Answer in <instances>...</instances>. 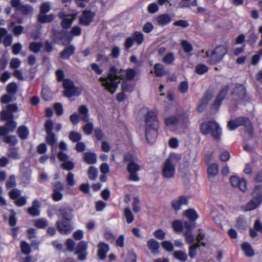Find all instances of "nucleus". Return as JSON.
<instances>
[{"label": "nucleus", "instance_id": "f8f14e48", "mask_svg": "<svg viewBox=\"0 0 262 262\" xmlns=\"http://www.w3.org/2000/svg\"><path fill=\"white\" fill-rule=\"evenodd\" d=\"M59 16L62 19L61 25L65 29L69 28L71 27L73 20L77 16L76 14H72L70 15H66L64 12H60Z\"/></svg>", "mask_w": 262, "mask_h": 262}, {"label": "nucleus", "instance_id": "72a5a7b5", "mask_svg": "<svg viewBox=\"0 0 262 262\" xmlns=\"http://www.w3.org/2000/svg\"><path fill=\"white\" fill-rule=\"evenodd\" d=\"M164 122L167 126H173L178 124V117L171 116L166 118Z\"/></svg>", "mask_w": 262, "mask_h": 262}, {"label": "nucleus", "instance_id": "a19ab883", "mask_svg": "<svg viewBox=\"0 0 262 262\" xmlns=\"http://www.w3.org/2000/svg\"><path fill=\"white\" fill-rule=\"evenodd\" d=\"M136 256L132 251H129L124 254V262H136Z\"/></svg>", "mask_w": 262, "mask_h": 262}, {"label": "nucleus", "instance_id": "473e14b6", "mask_svg": "<svg viewBox=\"0 0 262 262\" xmlns=\"http://www.w3.org/2000/svg\"><path fill=\"white\" fill-rule=\"evenodd\" d=\"M55 17L52 14L45 15V14H39L38 16V21L43 23H49L54 19Z\"/></svg>", "mask_w": 262, "mask_h": 262}, {"label": "nucleus", "instance_id": "9d476101", "mask_svg": "<svg viewBox=\"0 0 262 262\" xmlns=\"http://www.w3.org/2000/svg\"><path fill=\"white\" fill-rule=\"evenodd\" d=\"M230 183L233 187L238 188L242 192L247 190V184L245 180L237 176H232L230 178Z\"/></svg>", "mask_w": 262, "mask_h": 262}, {"label": "nucleus", "instance_id": "aec40b11", "mask_svg": "<svg viewBox=\"0 0 262 262\" xmlns=\"http://www.w3.org/2000/svg\"><path fill=\"white\" fill-rule=\"evenodd\" d=\"M73 210L67 206H61L59 209L60 215L67 220H70L73 217Z\"/></svg>", "mask_w": 262, "mask_h": 262}, {"label": "nucleus", "instance_id": "20e7f679", "mask_svg": "<svg viewBox=\"0 0 262 262\" xmlns=\"http://www.w3.org/2000/svg\"><path fill=\"white\" fill-rule=\"evenodd\" d=\"M177 161V155L171 154L162 164V175L166 179L173 177L175 173V164Z\"/></svg>", "mask_w": 262, "mask_h": 262}, {"label": "nucleus", "instance_id": "ea45409f", "mask_svg": "<svg viewBox=\"0 0 262 262\" xmlns=\"http://www.w3.org/2000/svg\"><path fill=\"white\" fill-rule=\"evenodd\" d=\"M197 4L196 0H182L179 4V6L181 8L188 7L191 6H196Z\"/></svg>", "mask_w": 262, "mask_h": 262}, {"label": "nucleus", "instance_id": "5701e85b", "mask_svg": "<svg viewBox=\"0 0 262 262\" xmlns=\"http://www.w3.org/2000/svg\"><path fill=\"white\" fill-rule=\"evenodd\" d=\"M156 20L159 25L165 26L171 21V18L169 15L164 14L158 16Z\"/></svg>", "mask_w": 262, "mask_h": 262}, {"label": "nucleus", "instance_id": "a211bd4d", "mask_svg": "<svg viewBox=\"0 0 262 262\" xmlns=\"http://www.w3.org/2000/svg\"><path fill=\"white\" fill-rule=\"evenodd\" d=\"M147 247L154 254L159 253L160 244L156 239L151 238L147 242Z\"/></svg>", "mask_w": 262, "mask_h": 262}, {"label": "nucleus", "instance_id": "bf43d9fd", "mask_svg": "<svg viewBox=\"0 0 262 262\" xmlns=\"http://www.w3.org/2000/svg\"><path fill=\"white\" fill-rule=\"evenodd\" d=\"M93 129V125L92 123L88 122L83 127V130L85 134L90 135Z\"/></svg>", "mask_w": 262, "mask_h": 262}, {"label": "nucleus", "instance_id": "58836bf2", "mask_svg": "<svg viewBox=\"0 0 262 262\" xmlns=\"http://www.w3.org/2000/svg\"><path fill=\"white\" fill-rule=\"evenodd\" d=\"M88 174L90 180H95L98 176L97 169L94 166H91L88 171Z\"/></svg>", "mask_w": 262, "mask_h": 262}, {"label": "nucleus", "instance_id": "b1692460", "mask_svg": "<svg viewBox=\"0 0 262 262\" xmlns=\"http://www.w3.org/2000/svg\"><path fill=\"white\" fill-rule=\"evenodd\" d=\"M78 112L81 115V119L84 122H87L89 120V110L85 105H81L78 108Z\"/></svg>", "mask_w": 262, "mask_h": 262}, {"label": "nucleus", "instance_id": "e2e57ef3", "mask_svg": "<svg viewBox=\"0 0 262 262\" xmlns=\"http://www.w3.org/2000/svg\"><path fill=\"white\" fill-rule=\"evenodd\" d=\"M42 96L45 100L49 101L51 99L52 94L48 89L43 88L42 91Z\"/></svg>", "mask_w": 262, "mask_h": 262}, {"label": "nucleus", "instance_id": "7c9ffc66", "mask_svg": "<svg viewBox=\"0 0 262 262\" xmlns=\"http://www.w3.org/2000/svg\"><path fill=\"white\" fill-rule=\"evenodd\" d=\"M173 256L174 258L181 261H185L187 259L186 253L182 251H176L174 252Z\"/></svg>", "mask_w": 262, "mask_h": 262}, {"label": "nucleus", "instance_id": "cd10ccee", "mask_svg": "<svg viewBox=\"0 0 262 262\" xmlns=\"http://www.w3.org/2000/svg\"><path fill=\"white\" fill-rule=\"evenodd\" d=\"M9 28L12 29L13 33L16 36L20 35L24 30V27L20 25H15V23L11 22L10 23Z\"/></svg>", "mask_w": 262, "mask_h": 262}, {"label": "nucleus", "instance_id": "f3484780", "mask_svg": "<svg viewBox=\"0 0 262 262\" xmlns=\"http://www.w3.org/2000/svg\"><path fill=\"white\" fill-rule=\"evenodd\" d=\"M7 31L4 28L0 29V43L2 42V39L4 37L3 41L5 47H8L11 45L12 42V37L10 35H7Z\"/></svg>", "mask_w": 262, "mask_h": 262}, {"label": "nucleus", "instance_id": "680f3d73", "mask_svg": "<svg viewBox=\"0 0 262 262\" xmlns=\"http://www.w3.org/2000/svg\"><path fill=\"white\" fill-rule=\"evenodd\" d=\"M9 194L11 199L16 200L20 195L21 192L17 189H13Z\"/></svg>", "mask_w": 262, "mask_h": 262}, {"label": "nucleus", "instance_id": "a18cd8bd", "mask_svg": "<svg viewBox=\"0 0 262 262\" xmlns=\"http://www.w3.org/2000/svg\"><path fill=\"white\" fill-rule=\"evenodd\" d=\"M178 124L186 126L189 123L188 116L186 114L180 115L178 116Z\"/></svg>", "mask_w": 262, "mask_h": 262}, {"label": "nucleus", "instance_id": "864d4df0", "mask_svg": "<svg viewBox=\"0 0 262 262\" xmlns=\"http://www.w3.org/2000/svg\"><path fill=\"white\" fill-rule=\"evenodd\" d=\"M208 67L204 64H199L195 68V72L199 74H203L208 71Z\"/></svg>", "mask_w": 262, "mask_h": 262}, {"label": "nucleus", "instance_id": "3c124183", "mask_svg": "<svg viewBox=\"0 0 262 262\" xmlns=\"http://www.w3.org/2000/svg\"><path fill=\"white\" fill-rule=\"evenodd\" d=\"M47 134V143L51 145L52 146H53V145L55 144V143L56 142V139L55 138V135L52 133V132L48 133Z\"/></svg>", "mask_w": 262, "mask_h": 262}, {"label": "nucleus", "instance_id": "f704fd0d", "mask_svg": "<svg viewBox=\"0 0 262 262\" xmlns=\"http://www.w3.org/2000/svg\"><path fill=\"white\" fill-rule=\"evenodd\" d=\"M48 225V223L47 220L44 219H40L34 221V226L38 228H45Z\"/></svg>", "mask_w": 262, "mask_h": 262}, {"label": "nucleus", "instance_id": "7ed1b4c3", "mask_svg": "<svg viewBox=\"0 0 262 262\" xmlns=\"http://www.w3.org/2000/svg\"><path fill=\"white\" fill-rule=\"evenodd\" d=\"M125 162H128L127 170L129 173V179L133 181H138L139 178L137 172L140 169V166L137 156L131 153H127L124 157Z\"/></svg>", "mask_w": 262, "mask_h": 262}, {"label": "nucleus", "instance_id": "e433bc0d", "mask_svg": "<svg viewBox=\"0 0 262 262\" xmlns=\"http://www.w3.org/2000/svg\"><path fill=\"white\" fill-rule=\"evenodd\" d=\"M134 41L136 42L138 45L141 44L144 40V35L140 32H135L132 35Z\"/></svg>", "mask_w": 262, "mask_h": 262}, {"label": "nucleus", "instance_id": "c03bdc74", "mask_svg": "<svg viewBox=\"0 0 262 262\" xmlns=\"http://www.w3.org/2000/svg\"><path fill=\"white\" fill-rule=\"evenodd\" d=\"M181 46L184 51L187 54H189L193 50L192 45L187 40H182L181 41Z\"/></svg>", "mask_w": 262, "mask_h": 262}, {"label": "nucleus", "instance_id": "bb28decb", "mask_svg": "<svg viewBox=\"0 0 262 262\" xmlns=\"http://www.w3.org/2000/svg\"><path fill=\"white\" fill-rule=\"evenodd\" d=\"M184 215L190 220L188 223L193 222L198 218V215L196 212L193 209H188L184 212Z\"/></svg>", "mask_w": 262, "mask_h": 262}, {"label": "nucleus", "instance_id": "f03ea898", "mask_svg": "<svg viewBox=\"0 0 262 262\" xmlns=\"http://www.w3.org/2000/svg\"><path fill=\"white\" fill-rule=\"evenodd\" d=\"M159 121L154 112H149L145 118V133L146 140L149 143H154L158 136Z\"/></svg>", "mask_w": 262, "mask_h": 262}, {"label": "nucleus", "instance_id": "4be33fe9", "mask_svg": "<svg viewBox=\"0 0 262 262\" xmlns=\"http://www.w3.org/2000/svg\"><path fill=\"white\" fill-rule=\"evenodd\" d=\"M219 172L218 165L216 164H212L209 165L208 170V177L210 181Z\"/></svg>", "mask_w": 262, "mask_h": 262}, {"label": "nucleus", "instance_id": "8fccbe9b", "mask_svg": "<svg viewBox=\"0 0 262 262\" xmlns=\"http://www.w3.org/2000/svg\"><path fill=\"white\" fill-rule=\"evenodd\" d=\"M1 117L3 120L10 121L13 118L12 112L7 110H3L1 112Z\"/></svg>", "mask_w": 262, "mask_h": 262}, {"label": "nucleus", "instance_id": "423d86ee", "mask_svg": "<svg viewBox=\"0 0 262 262\" xmlns=\"http://www.w3.org/2000/svg\"><path fill=\"white\" fill-rule=\"evenodd\" d=\"M227 53V47L221 45L216 47L212 51L206 52L208 61L210 64H215L220 62Z\"/></svg>", "mask_w": 262, "mask_h": 262}, {"label": "nucleus", "instance_id": "5fc2aeb1", "mask_svg": "<svg viewBox=\"0 0 262 262\" xmlns=\"http://www.w3.org/2000/svg\"><path fill=\"white\" fill-rule=\"evenodd\" d=\"M69 138L73 142H78V141H79L81 139V136L78 133L71 132L69 135Z\"/></svg>", "mask_w": 262, "mask_h": 262}, {"label": "nucleus", "instance_id": "412c9836", "mask_svg": "<svg viewBox=\"0 0 262 262\" xmlns=\"http://www.w3.org/2000/svg\"><path fill=\"white\" fill-rule=\"evenodd\" d=\"M98 255L101 259H104L106 257V254L109 250L108 245L100 243L98 246Z\"/></svg>", "mask_w": 262, "mask_h": 262}, {"label": "nucleus", "instance_id": "dca6fc26", "mask_svg": "<svg viewBox=\"0 0 262 262\" xmlns=\"http://www.w3.org/2000/svg\"><path fill=\"white\" fill-rule=\"evenodd\" d=\"M188 199L184 196H181L171 201V206L174 210L178 211L181 209L182 205H186Z\"/></svg>", "mask_w": 262, "mask_h": 262}, {"label": "nucleus", "instance_id": "39448f33", "mask_svg": "<svg viewBox=\"0 0 262 262\" xmlns=\"http://www.w3.org/2000/svg\"><path fill=\"white\" fill-rule=\"evenodd\" d=\"M201 132L204 135L211 134L212 136L215 140L220 138L222 130L219 124L214 121H205L201 126Z\"/></svg>", "mask_w": 262, "mask_h": 262}, {"label": "nucleus", "instance_id": "c756f323", "mask_svg": "<svg viewBox=\"0 0 262 262\" xmlns=\"http://www.w3.org/2000/svg\"><path fill=\"white\" fill-rule=\"evenodd\" d=\"M154 74L158 77H161L165 74L164 67L160 63H156L154 66Z\"/></svg>", "mask_w": 262, "mask_h": 262}, {"label": "nucleus", "instance_id": "de8ad7c7", "mask_svg": "<svg viewBox=\"0 0 262 262\" xmlns=\"http://www.w3.org/2000/svg\"><path fill=\"white\" fill-rule=\"evenodd\" d=\"M200 246L199 244H195L189 247L188 254L190 258H193L196 254V249Z\"/></svg>", "mask_w": 262, "mask_h": 262}, {"label": "nucleus", "instance_id": "37998d69", "mask_svg": "<svg viewBox=\"0 0 262 262\" xmlns=\"http://www.w3.org/2000/svg\"><path fill=\"white\" fill-rule=\"evenodd\" d=\"M172 227L176 232H181L183 230L182 223L179 220H175L172 223Z\"/></svg>", "mask_w": 262, "mask_h": 262}, {"label": "nucleus", "instance_id": "13d9d810", "mask_svg": "<svg viewBox=\"0 0 262 262\" xmlns=\"http://www.w3.org/2000/svg\"><path fill=\"white\" fill-rule=\"evenodd\" d=\"M50 4L48 2L45 3L41 5L40 8V13L46 14L50 10Z\"/></svg>", "mask_w": 262, "mask_h": 262}, {"label": "nucleus", "instance_id": "2f4dec72", "mask_svg": "<svg viewBox=\"0 0 262 262\" xmlns=\"http://www.w3.org/2000/svg\"><path fill=\"white\" fill-rule=\"evenodd\" d=\"M233 93L239 98H244L246 94L244 86L243 85H238L235 88Z\"/></svg>", "mask_w": 262, "mask_h": 262}, {"label": "nucleus", "instance_id": "4d7b16f0", "mask_svg": "<svg viewBox=\"0 0 262 262\" xmlns=\"http://www.w3.org/2000/svg\"><path fill=\"white\" fill-rule=\"evenodd\" d=\"M188 90V84L186 81L181 82L179 86V90L182 93H185Z\"/></svg>", "mask_w": 262, "mask_h": 262}, {"label": "nucleus", "instance_id": "6e6d98bb", "mask_svg": "<svg viewBox=\"0 0 262 262\" xmlns=\"http://www.w3.org/2000/svg\"><path fill=\"white\" fill-rule=\"evenodd\" d=\"M162 247L167 251H171L173 249V246L170 241H165L162 243Z\"/></svg>", "mask_w": 262, "mask_h": 262}, {"label": "nucleus", "instance_id": "a878e982", "mask_svg": "<svg viewBox=\"0 0 262 262\" xmlns=\"http://www.w3.org/2000/svg\"><path fill=\"white\" fill-rule=\"evenodd\" d=\"M242 248L247 257H252L254 254V250L251 246L248 243H244L242 245Z\"/></svg>", "mask_w": 262, "mask_h": 262}, {"label": "nucleus", "instance_id": "4468645a", "mask_svg": "<svg viewBox=\"0 0 262 262\" xmlns=\"http://www.w3.org/2000/svg\"><path fill=\"white\" fill-rule=\"evenodd\" d=\"M57 228L62 234H68L73 230L71 225L67 221H58Z\"/></svg>", "mask_w": 262, "mask_h": 262}, {"label": "nucleus", "instance_id": "2eb2a0df", "mask_svg": "<svg viewBox=\"0 0 262 262\" xmlns=\"http://www.w3.org/2000/svg\"><path fill=\"white\" fill-rule=\"evenodd\" d=\"M94 13L90 11H84L80 17V24L89 25L93 20Z\"/></svg>", "mask_w": 262, "mask_h": 262}, {"label": "nucleus", "instance_id": "393cba45", "mask_svg": "<svg viewBox=\"0 0 262 262\" xmlns=\"http://www.w3.org/2000/svg\"><path fill=\"white\" fill-rule=\"evenodd\" d=\"M84 160L89 164L96 163L97 160L96 155L92 152H86L84 154Z\"/></svg>", "mask_w": 262, "mask_h": 262}, {"label": "nucleus", "instance_id": "ddd939ff", "mask_svg": "<svg viewBox=\"0 0 262 262\" xmlns=\"http://www.w3.org/2000/svg\"><path fill=\"white\" fill-rule=\"evenodd\" d=\"M88 243L84 241L80 242L75 249V253L78 255V259L80 260L85 259L87 256L86 249Z\"/></svg>", "mask_w": 262, "mask_h": 262}, {"label": "nucleus", "instance_id": "49530a36", "mask_svg": "<svg viewBox=\"0 0 262 262\" xmlns=\"http://www.w3.org/2000/svg\"><path fill=\"white\" fill-rule=\"evenodd\" d=\"M18 133L19 137L20 138L24 139L27 138L29 135V130L26 127L22 126L18 128Z\"/></svg>", "mask_w": 262, "mask_h": 262}, {"label": "nucleus", "instance_id": "6ab92c4d", "mask_svg": "<svg viewBox=\"0 0 262 262\" xmlns=\"http://www.w3.org/2000/svg\"><path fill=\"white\" fill-rule=\"evenodd\" d=\"M40 202L38 200H34L31 207L28 209V213L32 216H38L40 213L39 208L40 207Z\"/></svg>", "mask_w": 262, "mask_h": 262}, {"label": "nucleus", "instance_id": "0e129e2a", "mask_svg": "<svg viewBox=\"0 0 262 262\" xmlns=\"http://www.w3.org/2000/svg\"><path fill=\"white\" fill-rule=\"evenodd\" d=\"M174 59L173 54L172 53H168L167 54L165 57H164L163 61L164 62L170 64L171 63Z\"/></svg>", "mask_w": 262, "mask_h": 262}, {"label": "nucleus", "instance_id": "6e6552de", "mask_svg": "<svg viewBox=\"0 0 262 262\" xmlns=\"http://www.w3.org/2000/svg\"><path fill=\"white\" fill-rule=\"evenodd\" d=\"M242 125H244L249 132L252 130L251 122L246 117H239L229 121L227 124V127L229 130H232Z\"/></svg>", "mask_w": 262, "mask_h": 262}, {"label": "nucleus", "instance_id": "c9c22d12", "mask_svg": "<svg viewBox=\"0 0 262 262\" xmlns=\"http://www.w3.org/2000/svg\"><path fill=\"white\" fill-rule=\"evenodd\" d=\"M227 91V88H225L223 90L221 91V92L219 93L218 96L217 97L215 101L214 104H213V106H219L220 105L221 101L223 99V98L226 95Z\"/></svg>", "mask_w": 262, "mask_h": 262}, {"label": "nucleus", "instance_id": "1a4fd4ad", "mask_svg": "<svg viewBox=\"0 0 262 262\" xmlns=\"http://www.w3.org/2000/svg\"><path fill=\"white\" fill-rule=\"evenodd\" d=\"M63 86L64 88V94L67 97L78 96L81 94V89L75 86L73 82L69 79H66L63 81Z\"/></svg>", "mask_w": 262, "mask_h": 262}, {"label": "nucleus", "instance_id": "c85d7f7f", "mask_svg": "<svg viewBox=\"0 0 262 262\" xmlns=\"http://www.w3.org/2000/svg\"><path fill=\"white\" fill-rule=\"evenodd\" d=\"M74 47L72 46L68 47L61 53V58L63 59H68L74 53Z\"/></svg>", "mask_w": 262, "mask_h": 262}, {"label": "nucleus", "instance_id": "603ef678", "mask_svg": "<svg viewBox=\"0 0 262 262\" xmlns=\"http://www.w3.org/2000/svg\"><path fill=\"white\" fill-rule=\"evenodd\" d=\"M154 236L159 240H162L165 238L166 233L162 229H157L153 233Z\"/></svg>", "mask_w": 262, "mask_h": 262}, {"label": "nucleus", "instance_id": "f257e3e1", "mask_svg": "<svg viewBox=\"0 0 262 262\" xmlns=\"http://www.w3.org/2000/svg\"><path fill=\"white\" fill-rule=\"evenodd\" d=\"M137 74V71L134 69L120 70L112 67L109 70L106 77H101L99 79L102 85L111 93H114L117 90L119 80L133 79Z\"/></svg>", "mask_w": 262, "mask_h": 262}, {"label": "nucleus", "instance_id": "4c0bfd02", "mask_svg": "<svg viewBox=\"0 0 262 262\" xmlns=\"http://www.w3.org/2000/svg\"><path fill=\"white\" fill-rule=\"evenodd\" d=\"M42 47V43L40 42H32L29 46L30 50L34 53H38Z\"/></svg>", "mask_w": 262, "mask_h": 262}, {"label": "nucleus", "instance_id": "79ce46f5", "mask_svg": "<svg viewBox=\"0 0 262 262\" xmlns=\"http://www.w3.org/2000/svg\"><path fill=\"white\" fill-rule=\"evenodd\" d=\"M124 215L128 224L132 223L134 220V216L129 208H126L124 210Z\"/></svg>", "mask_w": 262, "mask_h": 262}, {"label": "nucleus", "instance_id": "69168bd1", "mask_svg": "<svg viewBox=\"0 0 262 262\" xmlns=\"http://www.w3.org/2000/svg\"><path fill=\"white\" fill-rule=\"evenodd\" d=\"M8 156L14 159H18L20 158V156L15 149H10L8 153Z\"/></svg>", "mask_w": 262, "mask_h": 262}, {"label": "nucleus", "instance_id": "9b49d317", "mask_svg": "<svg viewBox=\"0 0 262 262\" xmlns=\"http://www.w3.org/2000/svg\"><path fill=\"white\" fill-rule=\"evenodd\" d=\"M195 226V223L193 222H185L184 223V228L187 229V231L184 232V236L186 242L188 244H192L194 242V238L191 231Z\"/></svg>", "mask_w": 262, "mask_h": 262}, {"label": "nucleus", "instance_id": "0eeeda50", "mask_svg": "<svg viewBox=\"0 0 262 262\" xmlns=\"http://www.w3.org/2000/svg\"><path fill=\"white\" fill-rule=\"evenodd\" d=\"M252 199L242 207L244 211H249L256 209L262 201V186L255 187L252 193Z\"/></svg>", "mask_w": 262, "mask_h": 262}, {"label": "nucleus", "instance_id": "052dcab7", "mask_svg": "<svg viewBox=\"0 0 262 262\" xmlns=\"http://www.w3.org/2000/svg\"><path fill=\"white\" fill-rule=\"evenodd\" d=\"M19 10L25 14H30L32 13L33 8L29 5H23Z\"/></svg>", "mask_w": 262, "mask_h": 262}, {"label": "nucleus", "instance_id": "774afa93", "mask_svg": "<svg viewBox=\"0 0 262 262\" xmlns=\"http://www.w3.org/2000/svg\"><path fill=\"white\" fill-rule=\"evenodd\" d=\"M67 250L69 251H73L75 245V243L72 239H68L66 242Z\"/></svg>", "mask_w": 262, "mask_h": 262}, {"label": "nucleus", "instance_id": "338daca9", "mask_svg": "<svg viewBox=\"0 0 262 262\" xmlns=\"http://www.w3.org/2000/svg\"><path fill=\"white\" fill-rule=\"evenodd\" d=\"M17 85L15 83H9L7 87V91L10 94H14L16 92Z\"/></svg>", "mask_w": 262, "mask_h": 262}, {"label": "nucleus", "instance_id": "09e8293b", "mask_svg": "<svg viewBox=\"0 0 262 262\" xmlns=\"http://www.w3.org/2000/svg\"><path fill=\"white\" fill-rule=\"evenodd\" d=\"M21 250L24 254H29L31 252L30 247L29 244L25 241H22L20 243Z\"/></svg>", "mask_w": 262, "mask_h": 262}]
</instances>
